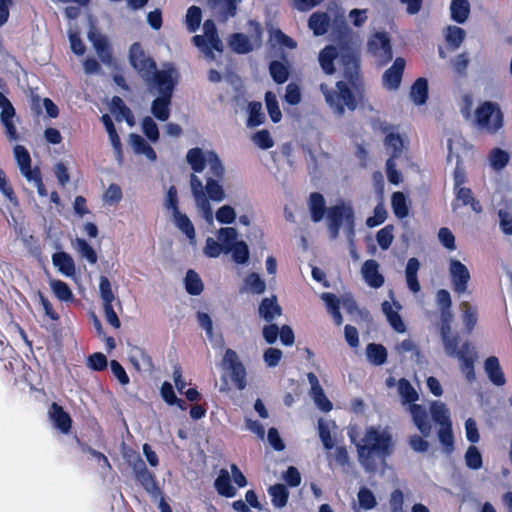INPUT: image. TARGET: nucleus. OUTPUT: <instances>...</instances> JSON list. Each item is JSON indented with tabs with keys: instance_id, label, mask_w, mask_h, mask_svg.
I'll return each instance as SVG.
<instances>
[{
	"instance_id": "25",
	"label": "nucleus",
	"mask_w": 512,
	"mask_h": 512,
	"mask_svg": "<svg viewBox=\"0 0 512 512\" xmlns=\"http://www.w3.org/2000/svg\"><path fill=\"white\" fill-rule=\"evenodd\" d=\"M282 314V308L277 303L275 296L271 298H263L259 305V315L266 321L271 323L277 316Z\"/></svg>"
},
{
	"instance_id": "43",
	"label": "nucleus",
	"mask_w": 512,
	"mask_h": 512,
	"mask_svg": "<svg viewBox=\"0 0 512 512\" xmlns=\"http://www.w3.org/2000/svg\"><path fill=\"white\" fill-rule=\"evenodd\" d=\"M185 289L192 296L200 295L204 289L203 282L198 273L192 269L188 270L185 276Z\"/></svg>"
},
{
	"instance_id": "40",
	"label": "nucleus",
	"mask_w": 512,
	"mask_h": 512,
	"mask_svg": "<svg viewBox=\"0 0 512 512\" xmlns=\"http://www.w3.org/2000/svg\"><path fill=\"white\" fill-rule=\"evenodd\" d=\"M50 288L58 300L62 302L73 301V292L66 282L59 279H53L50 281Z\"/></svg>"
},
{
	"instance_id": "13",
	"label": "nucleus",
	"mask_w": 512,
	"mask_h": 512,
	"mask_svg": "<svg viewBox=\"0 0 512 512\" xmlns=\"http://www.w3.org/2000/svg\"><path fill=\"white\" fill-rule=\"evenodd\" d=\"M0 121L5 129V136L10 141H19L20 134L17 131L16 125L14 123V117L16 116V111L11 101L0 92Z\"/></svg>"
},
{
	"instance_id": "63",
	"label": "nucleus",
	"mask_w": 512,
	"mask_h": 512,
	"mask_svg": "<svg viewBox=\"0 0 512 512\" xmlns=\"http://www.w3.org/2000/svg\"><path fill=\"white\" fill-rule=\"evenodd\" d=\"M13 152L20 171H24V169L31 165L30 154L24 146L16 145L13 149Z\"/></svg>"
},
{
	"instance_id": "36",
	"label": "nucleus",
	"mask_w": 512,
	"mask_h": 512,
	"mask_svg": "<svg viewBox=\"0 0 512 512\" xmlns=\"http://www.w3.org/2000/svg\"><path fill=\"white\" fill-rule=\"evenodd\" d=\"M382 311L385 314L391 327L397 333H404L406 331V326L402 320L401 315L397 311L393 310L392 305L388 301H384L382 303Z\"/></svg>"
},
{
	"instance_id": "11",
	"label": "nucleus",
	"mask_w": 512,
	"mask_h": 512,
	"mask_svg": "<svg viewBox=\"0 0 512 512\" xmlns=\"http://www.w3.org/2000/svg\"><path fill=\"white\" fill-rule=\"evenodd\" d=\"M131 467L135 480L148 494L155 497L162 494L156 476L148 470L140 455L136 456L135 460L131 463Z\"/></svg>"
},
{
	"instance_id": "1",
	"label": "nucleus",
	"mask_w": 512,
	"mask_h": 512,
	"mask_svg": "<svg viewBox=\"0 0 512 512\" xmlns=\"http://www.w3.org/2000/svg\"><path fill=\"white\" fill-rule=\"evenodd\" d=\"M358 462L366 472L377 471L394 451L392 434L374 426L366 429L364 436L356 443Z\"/></svg>"
},
{
	"instance_id": "51",
	"label": "nucleus",
	"mask_w": 512,
	"mask_h": 512,
	"mask_svg": "<svg viewBox=\"0 0 512 512\" xmlns=\"http://www.w3.org/2000/svg\"><path fill=\"white\" fill-rule=\"evenodd\" d=\"M76 249L82 258H85L90 264L97 263L98 256L94 248L82 238L76 239Z\"/></svg>"
},
{
	"instance_id": "32",
	"label": "nucleus",
	"mask_w": 512,
	"mask_h": 512,
	"mask_svg": "<svg viewBox=\"0 0 512 512\" xmlns=\"http://www.w3.org/2000/svg\"><path fill=\"white\" fill-rule=\"evenodd\" d=\"M366 356L375 366H381L387 361L388 352L382 344L369 343L366 347Z\"/></svg>"
},
{
	"instance_id": "53",
	"label": "nucleus",
	"mask_w": 512,
	"mask_h": 512,
	"mask_svg": "<svg viewBox=\"0 0 512 512\" xmlns=\"http://www.w3.org/2000/svg\"><path fill=\"white\" fill-rule=\"evenodd\" d=\"M466 466L472 470H478L483 465L482 455L474 445L468 447L465 453Z\"/></svg>"
},
{
	"instance_id": "45",
	"label": "nucleus",
	"mask_w": 512,
	"mask_h": 512,
	"mask_svg": "<svg viewBox=\"0 0 512 512\" xmlns=\"http://www.w3.org/2000/svg\"><path fill=\"white\" fill-rule=\"evenodd\" d=\"M430 412L433 421L438 423L440 426L451 424L449 411L444 403L439 401L432 402L430 406Z\"/></svg>"
},
{
	"instance_id": "56",
	"label": "nucleus",
	"mask_w": 512,
	"mask_h": 512,
	"mask_svg": "<svg viewBox=\"0 0 512 512\" xmlns=\"http://www.w3.org/2000/svg\"><path fill=\"white\" fill-rule=\"evenodd\" d=\"M465 39L464 29L458 26H449L447 28L446 41L454 49L460 47Z\"/></svg>"
},
{
	"instance_id": "30",
	"label": "nucleus",
	"mask_w": 512,
	"mask_h": 512,
	"mask_svg": "<svg viewBox=\"0 0 512 512\" xmlns=\"http://www.w3.org/2000/svg\"><path fill=\"white\" fill-rule=\"evenodd\" d=\"M186 160L194 173H201L207 165V153L199 147L188 150Z\"/></svg>"
},
{
	"instance_id": "37",
	"label": "nucleus",
	"mask_w": 512,
	"mask_h": 512,
	"mask_svg": "<svg viewBox=\"0 0 512 512\" xmlns=\"http://www.w3.org/2000/svg\"><path fill=\"white\" fill-rule=\"evenodd\" d=\"M172 215L176 227L186 235L191 243H195V228L189 217L180 211Z\"/></svg>"
},
{
	"instance_id": "35",
	"label": "nucleus",
	"mask_w": 512,
	"mask_h": 512,
	"mask_svg": "<svg viewBox=\"0 0 512 512\" xmlns=\"http://www.w3.org/2000/svg\"><path fill=\"white\" fill-rule=\"evenodd\" d=\"M130 140L132 147L137 154L145 155L151 161L156 160L157 155L155 150L142 136L138 134H131Z\"/></svg>"
},
{
	"instance_id": "23",
	"label": "nucleus",
	"mask_w": 512,
	"mask_h": 512,
	"mask_svg": "<svg viewBox=\"0 0 512 512\" xmlns=\"http://www.w3.org/2000/svg\"><path fill=\"white\" fill-rule=\"evenodd\" d=\"M52 263L58 271L66 277H73L76 274L74 259L67 252H56L52 255Z\"/></svg>"
},
{
	"instance_id": "48",
	"label": "nucleus",
	"mask_w": 512,
	"mask_h": 512,
	"mask_svg": "<svg viewBox=\"0 0 512 512\" xmlns=\"http://www.w3.org/2000/svg\"><path fill=\"white\" fill-rule=\"evenodd\" d=\"M207 164L209 166V173L212 175V178L222 179L224 177L225 169L216 152H207Z\"/></svg>"
},
{
	"instance_id": "55",
	"label": "nucleus",
	"mask_w": 512,
	"mask_h": 512,
	"mask_svg": "<svg viewBox=\"0 0 512 512\" xmlns=\"http://www.w3.org/2000/svg\"><path fill=\"white\" fill-rule=\"evenodd\" d=\"M111 109L113 113H119L123 118H125L128 124H133L134 118L132 112L119 96H114L112 98Z\"/></svg>"
},
{
	"instance_id": "10",
	"label": "nucleus",
	"mask_w": 512,
	"mask_h": 512,
	"mask_svg": "<svg viewBox=\"0 0 512 512\" xmlns=\"http://www.w3.org/2000/svg\"><path fill=\"white\" fill-rule=\"evenodd\" d=\"M367 50L382 66L388 64L393 58L391 41L386 32H376L371 35L367 42Z\"/></svg>"
},
{
	"instance_id": "22",
	"label": "nucleus",
	"mask_w": 512,
	"mask_h": 512,
	"mask_svg": "<svg viewBox=\"0 0 512 512\" xmlns=\"http://www.w3.org/2000/svg\"><path fill=\"white\" fill-rule=\"evenodd\" d=\"M441 340L443 342L446 353L449 356L459 358V353L465 354L469 353L471 344L466 341L462 344L461 349L458 348L459 345V336L451 335V332L446 333L440 332Z\"/></svg>"
},
{
	"instance_id": "21",
	"label": "nucleus",
	"mask_w": 512,
	"mask_h": 512,
	"mask_svg": "<svg viewBox=\"0 0 512 512\" xmlns=\"http://www.w3.org/2000/svg\"><path fill=\"white\" fill-rule=\"evenodd\" d=\"M361 272L370 287L377 289L384 284V276L379 272V264L376 260H366L362 265Z\"/></svg>"
},
{
	"instance_id": "47",
	"label": "nucleus",
	"mask_w": 512,
	"mask_h": 512,
	"mask_svg": "<svg viewBox=\"0 0 512 512\" xmlns=\"http://www.w3.org/2000/svg\"><path fill=\"white\" fill-rule=\"evenodd\" d=\"M248 121L247 125L249 127L260 126L264 123L265 116L262 112V104L258 101H252L248 104Z\"/></svg>"
},
{
	"instance_id": "62",
	"label": "nucleus",
	"mask_w": 512,
	"mask_h": 512,
	"mask_svg": "<svg viewBox=\"0 0 512 512\" xmlns=\"http://www.w3.org/2000/svg\"><path fill=\"white\" fill-rule=\"evenodd\" d=\"M358 502H359L360 507L365 510H371L377 504V501H376V498H375L373 492L366 487L360 488V490L358 492Z\"/></svg>"
},
{
	"instance_id": "52",
	"label": "nucleus",
	"mask_w": 512,
	"mask_h": 512,
	"mask_svg": "<svg viewBox=\"0 0 512 512\" xmlns=\"http://www.w3.org/2000/svg\"><path fill=\"white\" fill-rule=\"evenodd\" d=\"M244 282L246 288L254 294H262L266 289L265 281L255 272L248 274Z\"/></svg>"
},
{
	"instance_id": "27",
	"label": "nucleus",
	"mask_w": 512,
	"mask_h": 512,
	"mask_svg": "<svg viewBox=\"0 0 512 512\" xmlns=\"http://www.w3.org/2000/svg\"><path fill=\"white\" fill-rule=\"evenodd\" d=\"M428 81L424 77L417 78L411 86L410 98L412 102L421 106L424 105L428 100Z\"/></svg>"
},
{
	"instance_id": "61",
	"label": "nucleus",
	"mask_w": 512,
	"mask_h": 512,
	"mask_svg": "<svg viewBox=\"0 0 512 512\" xmlns=\"http://www.w3.org/2000/svg\"><path fill=\"white\" fill-rule=\"evenodd\" d=\"M393 226L387 225L376 234V240L382 250H387L393 242Z\"/></svg>"
},
{
	"instance_id": "54",
	"label": "nucleus",
	"mask_w": 512,
	"mask_h": 512,
	"mask_svg": "<svg viewBox=\"0 0 512 512\" xmlns=\"http://www.w3.org/2000/svg\"><path fill=\"white\" fill-rule=\"evenodd\" d=\"M438 438L441 444L444 446L446 452L450 453L454 450L452 424L440 426L438 431Z\"/></svg>"
},
{
	"instance_id": "17",
	"label": "nucleus",
	"mask_w": 512,
	"mask_h": 512,
	"mask_svg": "<svg viewBox=\"0 0 512 512\" xmlns=\"http://www.w3.org/2000/svg\"><path fill=\"white\" fill-rule=\"evenodd\" d=\"M405 64V59L402 57H397L394 60L392 66L388 68L383 74V83L385 87L390 90H396L399 88L403 77Z\"/></svg>"
},
{
	"instance_id": "12",
	"label": "nucleus",
	"mask_w": 512,
	"mask_h": 512,
	"mask_svg": "<svg viewBox=\"0 0 512 512\" xmlns=\"http://www.w3.org/2000/svg\"><path fill=\"white\" fill-rule=\"evenodd\" d=\"M222 366L230 372V378L238 390L245 389L246 369L240 361L238 354L231 348L226 349L222 359Z\"/></svg>"
},
{
	"instance_id": "58",
	"label": "nucleus",
	"mask_w": 512,
	"mask_h": 512,
	"mask_svg": "<svg viewBox=\"0 0 512 512\" xmlns=\"http://www.w3.org/2000/svg\"><path fill=\"white\" fill-rule=\"evenodd\" d=\"M509 154L500 148H494L490 153V164L493 169L501 170L509 162Z\"/></svg>"
},
{
	"instance_id": "8",
	"label": "nucleus",
	"mask_w": 512,
	"mask_h": 512,
	"mask_svg": "<svg viewBox=\"0 0 512 512\" xmlns=\"http://www.w3.org/2000/svg\"><path fill=\"white\" fill-rule=\"evenodd\" d=\"M475 123L490 134H495L504 124V116L496 102L484 101L475 110Z\"/></svg>"
},
{
	"instance_id": "59",
	"label": "nucleus",
	"mask_w": 512,
	"mask_h": 512,
	"mask_svg": "<svg viewBox=\"0 0 512 512\" xmlns=\"http://www.w3.org/2000/svg\"><path fill=\"white\" fill-rule=\"evenodd\" d=\"M232 258L237 264H245L249 259V249L244 241H238L231 247Z\"/></svg>"
},
{
	"instance_id": "19",
	"label": "nucleus",
	"mask_w": 512,
	"mask_h": 512,
	"mask_svg": "<svg viewBox=\"0 0 512 512\" xmlns=\"http://www.w3.org/2000/svg\"><path fill=\"white\" fill-rule=\"evenodd\" d=\"M88 39L92 42L93 47L97 55L99 56L100 60L104 64L110 65L113 61V52L106 37L94 31H89Z\"/></svg>"
},
{
	"instance_id": "64",
	"label": "nucleus",
	"mask_w": 512,
	"mask_h": 512,
	"mask_svg": "<svg viewBox=\"0 0 512 512\" xmlns=\"http://www.w3.org/2000/svg\"><path fill=\"white\" fill-rule=\"evenodd\" d=\"M142 130L145 136L152 142L159 139V129L155 121L147 116L142 120Z\"/></svg>"
},
{
	"instance_id": "31",
	"label": "nucleus",
	"mask_w": 512,
	"mask_h": 512,
	"mask_svg": "<svg viewBox=\"0 0 512 512\" xmlns=\"http://www.w3.org/2000/svg\"><path fill=\"white\" fill-rule=\"evenodd\" d=\"M269 73L276 84H284L290 76V66L278 60L269 63Z\"/></svg>"
},
{
	"instance_id": "57",
	"label": "nucleus",
	"mask_w": 512,
	"mask_h": 512,
	"mask_svg": "<svg viewBox=\"0 0 512 512\" xmlns=\"http://www.w3.org/2000/svg\"><path fill=\"white\" fill-rule=\"evenodd\" d=\"M202 20V11L198 6H191L187 10L186 25L190 32H195Z\"/></svg>"
},
{
	"instance_id": "24",
	"label": "nucleus",
	"mask_w": 512,
	"mask_h": 512,
	"mask_svg": "<svg viewBox=\"0 0 512 512\" xmlns=\"http://www.w3.org/2000/svg\"><path fill=\"white\" fill-rule=\"evenodd\" d=\"M308 207L311 220L314 223L320 222L324 218L325 214H327L328 208H326L324 196L320 192H312L309 195Z\"/></svg>"
},
{
	"instance_id": "16",
	"label": "nucleus",
	"mask_w": 512,
	"mask_h": 512,
	"mask_svg": "<svg viewBox=\"0 0 512 512\" xmlns=\"http://www.w3.org/2000/svg\"><path fill=\"white\" fill-rule=\"evenodd\" d=\"M49 418L53 425L63 434H68L72 427V418L64 408L56 402H53L48 411Z\"/></svg>"
},
{
	"instance_id": "34",
	"label": "nucleus",
	"mask_w": 512,
	"mask_h": 512,
	"mask_svg": "<svg viewBox=\"0 0 512 512\" xmlns=\"http://www.w3.org/2000/svg\"><path fill=\"white\" fill-rule=\"evenodd\" d=\"M271 496V502L276 508H283L287 505L289 499V491L284 484H274L268 488Z\"/></svg>"
},
{
	"instance_id": "14",
	"label": "nucleus",
	"mask_w": 512,
	"mask_h": 512,
	"mask_svg": "<svg viewBox=\"0 0 512 512\" xmlns=\"http://www.w3.org/2000/svg\"><path fill=\"white\" fill-rule=\"evenodd\" d=\"M449 275L454 292L458 295L465 293L471 279L468 268L460 260L450 259Z\"/></svg>"
},
{
	"instance_id": "46",
	"label": "nucleus",
	"mask_w": 512,
	"mask_h": 512,
	"mask_svg": "<svg viewBox=\"0 0 512 512\" xmlns=\"http://www.w3.org/2000/svg\"><path fill=\"white\" fill-rule=\"evenodd\" d=\"M101 119H102V122L106 128L108 135H109L111 145L113 146V148L117 152V154L119 156H121V152H122L121 140L116 131L115 125H114L111 117L108 114H105L102 116Z\"/></svg>"
},
{
	"instance_id": "39",
	"label": "nucleus",
	"mask_w": 512,
	"mask_h": 512,
	"mask_svg": "<svg viewBox=\"0 0 512 512\" xmlns=\"http://www.w3.org/2000/svg\"><path fill=\"white\" fill-rule=\"evenodd\" d=\"M229 45L238 54H247L253 50L248 36L243 33H233L230 36Z\"/></svg>"
},
{
	"instance_id": "26",
	"label": "nucleus",
	"mask_w": 512,
	"mask_h": 512,
	"mask_svg": "<svg viewBox=\"0 0 512 512\" xmlns=\"http://www.w3.org/2000/svg\"><path fill=\"white\" fill-rule=\"evenodd\" d=\"M330 16L326 12H314L310 15L308 26L314 35L322 36L328 32L330 26Z\"/></svg>"
},
{
	"instance_id": "18",
	"label": "nucleus",
	"mask_w": 512,
	"mask_h": 512,
	"mask_svg": "<svg viewBox=\"0 0 512 512\" xmlns=\"http://www.w3.org/2000/svg\"><path fill=\"white\" fill-rule=\"evenodd\" d=\"M336 59L340 60V43L338 46L327 45L319 52V64L326 75H333L336 72Z\"/></svg>"
},
{
	"instance_id": "60",
	"label": "nucleus",
	"mask_w": 512,
	"mask_h": 512,
	"mask_svg": "<svg viewBox=\"0 0 512 512\" xmlns=\"http://www.w3.org/2000/svg\"><path fill=\"white\" fill-rule=\"evenodd\" d=\"M458 359L461 361V370L465 374L466 379L469 382H473L476 378L474 370V358L469 356L468 353H459Z\"/></svg>"
},
{
	"instance_id": "29",
	"label": "nucleus",
	"mask_w": 512,
	"mask_h": 512,
	"mask_svg": "<svg viewBox=\"0 0 512 512\" xmlns=\"http://www.w3.org/2000/svg\"><path fill=\"white\" fill-rule=\"evenodd\" d=\"M214 486L218 494L221 496L232 498L236 495V489L232 486L230 475L225 469L220 470Z\"/></svg>"
},
{
	"instance_id": "20",
	"label": "nucleus",
	"mask_w": 512,
	"mask_h": 512,
	"mask_svg": "<svg viewBox=\"0 0 512 512\" xmlns=\"http://www.w3.org/2000/svg\"><path fill=\"white\" fill-rule=\"evenodd\" d=\"M307 378L311 385V396L315 404L324 412L331 411L333 405L331 401L326 397L317 376L314 373L310 372L307 374Z\"/></svg>"
},
{
	"instance_id": "44",
	"label": "nucleus",
	"mask_w": 512,
	"mask_h": 512,
	"mask_svg": "<svg viewBox=\"0 0 512 512\" xmlns=\"http://www.w3.org/2000/svg\"><path fill=\"white\" fill-rule=\"evenodd\" d=\"M391 206L395 216L403 219L408 216L409 207L403 192H394L391 196Z\"/></svg>"
},
{
	"instance_id": "2",
	"label": "nucleus",
	"mask_w": 512,
	"mask_h": 512,
	"mask_svg": "<svg viewBox=\"0 0 512 512\" xmlns=\"http://www.w3.org/2000/svg\"><path fill=\"white\" fill-rule=\"evenodd\" d=\"M319 89L331 111L339 117L343 116L346 110L355 111L358 104L363 102L366 90L365 85L358 89L343 80L336 82L335 89L329 88L325 83H321Z\"/></svg>"
},
{
	"instance_id": "15",
	"label": "nucleus",
	"mask_w": 512,
	"mask_h": 512,
	"mask_svg": "<svg viewBox=\"0 0 512 512\" xmlns=\"http://www.w3.org/2000/svg\"><path fill=\"white\" fill-rule=\"evenodd\" d=\"M190 188L197 207L202 211L206 220L212 221L213 212L210 202L204 192L202 181L194 173L190 176Z\"/></svg>"
},
{
	"instance_id": "5",
	"label": "nucleus",
	"mask_w": 512,
	"mask_h": 512,
	"mask_svg": "<svg viewBox=\"0 0 512 512\" xmlns=\"http://www.w3.org/2000/svg\"><path fill=\"white\" fill-rule=\"evenodd\" d=\"M157 81L152 89L156 88L159 96L153 100L151 112L159 121H166L170 116V105L177 80L172 71H163L158 75Z\"/></svg>"
},
{
	"instance_id": "3",
	"label": "nucleus",
	"mask_w": 512,
	"mask_h": 512,
	"mask_svg": "<svg viewBox=\"0 0 512 512\" xmlns=\"http://www.w3.org/2000/svg\"><path fill=\"white\" fill-rule=\"evenodd\" d=\"M128 60L131 67L150 89L158 83L157 77L161 72L172 71V75L176 74L173 68L158 70L156 61L144 50L140 42H134L130 46Z\"/></svg>"
},
{
	"instance_id": "4",
	"label": "nucleus",
	"mask_w": 512,
	"mask_h": 512,
	"mask_svg": "<svg viewBox=\"0 0 512 512\" xmlns=\"http://www.w3.org/2000/svg\"><path fill=\"white\" fill-rule=\"evenodd\" d=\"M339 65L343 81L356 88H362L364 84L361 75V53L357 47L348 40L340 41Z\"/></svg>"
},
{
	"instance_id": "9",
	"label": "nucleus",
	"mask_w": 512,
	"mask_h": 512,
	"mask_svg": "<svg viewBox=\"0 0 512 512\" xmlns=\"http://www.w3.org/2000/svg\"><path fill=\"white\" fill-rule=\"evenodd\" d=\"M204 35L192 37L193 44L199 48L209 61L215 60L214 51L222 52L223 43L219 38L216 25L213 20L208 19L203 24Z\"/></svg>"
},
{
	"instance_id": "6",
	"label": "nucleus",
	"mask_w": 512,
	"mask_h": 512,
	"mask_svg": "<svg viewBox=\"0 0 512 512\" xmlns=\"http://www.w3.org/2000/svg\"><path fill=\"white\" fill-rule=\"evenodd\" d=\"M398 389L403 402L410 404L409 410L413 423L423 437H428L431 434L432 426L426 409L422 405L415 403L418 400L417 391L405 378L399 380Z\"/></svg>"
},
{
	"instance_id": "28",
	"label": "nucleus",
	"mask_w": 512,
	"mask_h": 512,
	"mask_svg": "<svg viewBox=\"0 0 512 512\" xmlns=\"http://www.w3.org/2000/svg\"><path fill=\"white\" fill-rule=\"evenodd\" d=\"M485 371L490 379V381L497 385L502 386L505 384V376L500 367V363L497 357L490 356L485 360L484 363Z\"/></svg>"
},
{
	"instance_id": "49",
	"label": "nucleus",
	"mask_w": 512,
	"mask_h": 512,
	"mask_svg": "<svg viewBox=\"0 0 512 512\" xmlns=\"http://www.w3.org/2000/svg\"><path fill=\"white\" fill-rule=\"evenodd\" d=\"M265 102L270 119L272 122L278 123L282 118V113L276 95L272 91H267L265 93Z\"/></svg>"
},
{
	"instance_id": "42",
	"label": "nucleus",
	"mask_w": 512,
	"mask_h": 512,
	"mask_svg": "<svg viewBox=\"0 0 512 512\" xmlns=\"http://www.w3.org/2000/svg\"><path fill=\"white\" fill-rule=\"evenodd\" d=\"M460 306L463 311L462 320L465 329L468 333H471L474 330L478 321L477 308L471 306L467 301H463Z\"/></svg>"
},
{
	"instance_id": "38",
	"label": "nucleus",
	"mask_w": 512,
	"mask_h": 512,
	"mask_svg": "<svg viewBox=\"0 0 512 512\" xmlns=\"http://www.w3.org/2000/svg\"><path fill=\"white\" fill-rule=\"evenodd\" d=\"M384 144L390 152V158H399L403 153L404 142L400 134L390 132L385 136Z\"/></svg>"
},
{
	"instance_id": "41",
	"label": "nucleus",
	"mask_w": 512,
	"mask_h": 512,
	"mask_svg": "<svg viewBox=\"0 0 512 512\" xmlns=\"http://www.w3.org/2000/svg\"><path fill=\"white\" fill-rule=\"evenodd\" d=\"M220 180L221 179H214L212 177L207 178L204 192L208 200H212L214 202H220L224 200L225 192L222 185L219 183Z\"/></svg>"
},
{
	"instance_id": "33",
	"label": "nucleus",
	"mask_w": 512,
	"mask_h": 512,
	"mask_svg": "<svg viewBox=\"0 0 512 512\" xmlns=\"http://www.w3.org/2000/svg\"><path fill=\"white\" fill-rule=\"evenodd\" d=\"M451 19L463 24L470 14V3L468 0H452L450 5Z\"/></svg>"
},
{
	"instance_id": "50",
	"label": "nucleus",
	"mask_w": 512,
	"mask_h": 512,
	"mask_svg": "<svg viewBox=\"0 0 512 512\" xmlns=\"http://www.w3.org/2000/svg\"><path fill=\"white\" fill-rule=\"evenodd\" d=\"M218 239L221 241L225 253H230L231 247L238 242L236 241L237 230L233 227L220 228L218 230Z\"/></svg>"
},
{
	"instance_id": "7",
	"label": "nucleus",
	"mask_w": 512,
	"mask_h": 512,
	"mask_svg": "<svg viewBox=\"0 0 512 512\" xmlns=\"http://www.w3.org/2000/svg\"><path fill=\"white\" fill-rule=\"evenodd\" d=\"M327 226L331 239H336L339 236L341 227L344 225V230L349 239L355 235V214L353 207L350 204L340 203L333 205L327 210Z\"/></svg>"
}]
</instances>
